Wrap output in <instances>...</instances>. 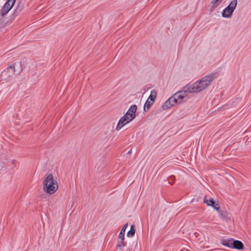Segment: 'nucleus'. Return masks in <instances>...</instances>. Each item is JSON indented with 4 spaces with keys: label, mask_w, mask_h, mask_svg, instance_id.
<instances>
[{
    "label": "nucleus",
    "mask_w": 251,
    "mask_h": 251,
    "mask_svg": "<svg viewBox=\"0 0 251 251\" xmlns=\"http://www.w3.org/2000/svg\"><path fill=\"white\" fill-rule=\"evenodd\" d=\"M244 248L243 244L239 240H234L232 242V249H235L237 250H242Z\"/></svg>",
    "instance_id": "10"
},
{
    "label": "nucleus",
    "mask_w": 251,
    "mask_h": 251,
    "mask_svg": "<svg viewBox=\"0 0 251 251\" xmlns=\"http://www.w3.org/2000/svg\"><path fill=\"white\" fill-rule=\"evenodd\" d=\"M211 206H213V207L215 209H216L218 212V211H220V210L219 209L220 207L218 203L215 202V204H213V205H212Z\"/></svg>",
    "instance_id": "18"
},
{
    "label": "nucleus",
    "mask_w": 251,
    "mask_h": 251,
    "mask_svg": "<svg viewBox=\"0 0 251 251\" xmlns=\"http://www.w3.org/2000/svg\"><path fill=\"white\" fill-rule=\"evenodd\" d=\"M154 102L150 100L149 99H147V101L145 102L144 105V110L145 112L147 111L151 105L153 104Z\"/></svg>",
    "instance_id": "13"
},
{
    "label": "nucleus",
    "mask_w": 251,
    "mask_h": 251,
    "mask_svg": "<svg viewBox=\"0 0 251 251\" xmlns=\"http://www.w3.org/2000/svg\"><path fill=\"white\" fill-rule=\"evenodd\" d=\"M218 213L220 217L222 218H226L228 216V213L227 211H222L221 210L218 211Z\"/></svg>",
    "instance_id": "17"
},
{
    "label": "nucleus",
    "mask_w": 251,
    "mask_h": 251,
    "mask_svg": "<svg viewBox=\"0 0 251 251\" xmlns=\"http://www.w3.org/2000/svg\"><path fill=\"white\" fill-rule=\"evenodd\" d=\"M58 188V183L51 174L48 175L44 181L43 189L48 194L54 193Z\"/></svg>",
    "instance_id": "3"
},
{
    "label": "nucleus",
    "mask_w": 251,
    "mask_h": 251,
    "mask_svg": "<svg viewBox=\"0 0 251 251\" xmlns=\"http://www.w3.org/2000/svg\"><path fill=\"white\" fill-rule=\"evenodd\" d=\"M156 97V92L154 90H152L151 92V94L148 99L151 101H154Z\"/></svg>",
    "instance_id": "14"
},
{
    "label": "nucleus",
    "mask_w": 251,
    "mask_h": 251,
    "mask_svg": "<svg viewBox=\"0 0 251 251\" xmlns=\"http://www.w3.org/2000/svg\"><path fill=\"white\" fill-rule=\"evenodd\" d=\"M130 152H131V151H128V153H130Z\"/></svg>",
    "instance_id": "21"
},
{
    "label": "nucleus",
    "mask_w": 251,
    "mask_h": 251,
    "mask_svg": "<svg viewBox=\"0 0 251 251\" xmlns=\"http://www.w3.org/2000/svg\"><path fill=\"white\" fill-rule=\"evenodd\" d=\"M16 0H8L3 6L1 14L2 16L5 15L12 8L14 5Z\"/></svg>",
    "instance_id": "7"
},
{
    "label": "nucleus",
    "mask_w": 251,
    "mask_h": 251,
    "mask_svg": "<svg viewBox=\"0 0 251 251\" xmlns=\"http://www.w3.org/2000/svg\"><path fill=\"white\" fill-rule=\"evenodd\" d=\"M135 232V229H134V226H131L130 230L127 232V236L129 237H131L134 236Z\"/></svg>",
    "instance_id": "15"
},
{
    "label": "nucleus",
    "mask_w": 251,
    "mask_h": 251,
    "mask_svg": "<svg viewBox=\"0 0 251 251\" xmlns=\"http://www.w3.org/2000/svg\"><path fill=\"white\" fill-rule=\"evenodd\" d=\"M126 117V116H124L119 120L116 127V130L117 131L120 130L124 126L131 122V121Z\"/></svg>",
    "instance_id": "8"
},
{
    "label": "nucleus",
    "mask_w": 251,
    "mask_h": 251,
    "mask_svg": "<svg viewBox=\"0 0 251 251\" xmlns=\"http://www.w3.org/2000/svg\"><path fill=\"white\" fill-rule=\"evenodd\" d=\"M128 226L127 224H126L124 225L122 229L121 230V232H120L119 236H118V244L117 246L118 247H124L125 246V244L124 243V239H125V233L126 231V229L127 228Z\"/></svg>",
    "instance_id": "5"
},
{
    "label": "nucleus",
    "mask_w": 251,
    "mask_h": 251,
    "mask_svg": "<svg viewBox=\"0 0 251 251\" xmlns=\"http://www.w3.org/2000/svg\"><path fill=\"white\" fill-rule=\"evenodd\" d=\"M223 0H212L211 1V4H213V6H212L210 8V10L211 11H213L216 7H217L220 3L222 2Z\"/></svg>",
    "instance_id": "12"
},
{
    "label": "nucleus",
    "mask_w": 251,
    "mask_h": 251,
    "mask_svg": "<svg viewBox=\"0 0 251 251\" xmlns=\"http://www.w3.org/2000/svg\"><path fill=\"white\" fill-rule=\"evenodd\" d=\"M22 71V69H20L19 70L17 71V74H19Z\"/></svg>",
    "instance_id": "20"
},
{
    "label": "nucleus",
    "mask_w": 251,
    "mask_h": 251,
    "mask_svg": "<svg viewBox=\"0 0 251 251\" xmlns=\"http://www.w3.org/2000/svg\"><path fill=\"white\" fill-rule=\"evenodd\" d=\"M216 77L214 74L205 75L199 81H197L186 87L184 90L186 91V94L187 93L200 92L208 87Z\"/></svg>",
    "instance_id": "1"
},
{
    "label": "nucleus",
    "mask_w": 251,
    "mask_h": 251,
    "mask_svg": "<svg viewBox=\"0 0 251 251\" xmlns=\"http://www.w3.org/2000/svg\"><path fill=\"white\" fill-rule=\"evenodd\" d=\"M174 177L173 176H171L170 177H169V183L171 184V181H172L174 180Z\"/></svg>",
    "instance_id": "19"
},
{
    "label": "nucleus",
    "mask_w": 251,
    "mask_h": 251,
    "mask_svg": "<svg viewBox=\"0 0 251 251\" xmlns=\"http://www.w3.org/2000/svg\"><path fill=\"white\" fill-rule=\"evenodd\" d=\"M187 96V95L184 90L175 94L164 102L162 106L163 109H168L173 106L176 103H181Z\"/></svg>",
    "instance_id": "2"
},
{
    "label": "nucleus",
    "mask_w": 251,
    "mask_h": 251,
    "mask_svg": "<svg viewBox=\"0 0 251 251\" xmlns=\"http://www.w3.org/2000/svg\"><path fill=\"white\" fill-rule=\"evenodd\" d=\"M233 241L234 240L232 238H230L229 239H224L222 241V244L225 246H226L232 249V242H233Z\"/></svg>",
    "instance_id": "11"
},
{
    "label": "nucleus",
    "mask_w": 251,
    "mask_h": 251,
    "mask_svg": "<svg viewBox=\"0 0 251 251\" xmlns=\"http://www.w3.org/2000/svg\"><path fill=\"white\" fill-rule=\"evenodd\" d=\"M204 202H205L208 206H212L213 204H215V201L213 199L208 200L206 197L204 198Z\"/></svg>",
    "instance_id": "16"
},
{
    "label": "nucleus",
    "mask_w": 251,
    "mask_h": 251,
    "mask_svg": "<svg viewBox=\"0 0 251 251\" xmlns=\"http://www.w3.org/2000/svg\"><path fill=\"white\" fill-rule=\"evenodd\" d=\"M237 0L231 1L229 5L223 10L222 13V17L226 18H230L237 6Z\"/></svg>",
    "instance_id": "4"
},
{
    "label": "nucleus",
    "mask_w": 251,
    "mask_h": 251,
    "mask_svg": "<svg viewBox=\"0 0 251 251\" xmlns=\"http://www.w3.org/2000/svg\"><path fill=\"white\" fill-rule=\"evenodd\" d=\"M137 106L135 104L131 105L124 116H126L131 121H132L136 117L135 113L137 111Z\"/></svg>",
    "instance_id": "6"
},
{
    "label": "nucleus",
    "mask_w": 251,
    "mask_h": 251,
    "mask_svg": "<svg viewBox=\"0 0 251 251\" xmlns=\"http://www.w3.org/2000/svg\"><path fill=\"white\" fill-rule=\"evenodd\" d=\"M15 66H16V65L14 64L13 66H10L9 67H8L6 70H5L3 72H2L1 75L5 76L7 74L8 77L12 76L14 75V74L17 71L15 70Z\"/></svg>",
    "instance_id": "9"
}]
</instances>
